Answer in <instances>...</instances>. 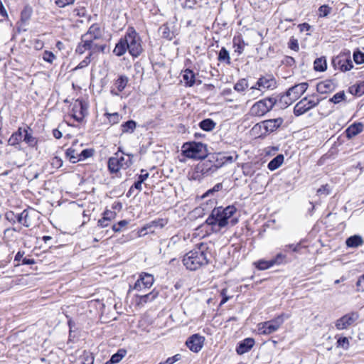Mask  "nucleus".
Instances as JSON below:
<instances>
[{"label": "nucleus", "instance_id": "16", "mask_svg": "<svg viewBox=\"0 0 364 364\" xmlns=\"http://www.w3.org/2000/svg\"><path fill=\"white\" fill-rule=\"evenodd\" d=\"M204 341L203 336L193 334L187 339L186 344L191 351L198 353L201 350Z\"/></svg>", "mask_w": 364, "mask_h": 364}, {"label": "nucleus", "instance_id": "30", "mask_svg": "<svg viewBox=\"0 0 364 364\" xmlns=\"http://www.w3.org/2000/svg\"><path fill=\"white\" fill-rule=\"evenodd\" d=\"M232 44L235 52L237 53L238 55L242 54L246 44L241 35L234 36L232 39Z\"/></svg>", "mask_w": 364, "mask_h": 364}, {"label": "nucleus", "instance_id": "39", "mask_svg": "<svg viewBox=\"0 0 364 364\" xmlns=\"http://www.w3.org/2000/svg\"><path fill=\"white\" fill-rule=\"evenodd\" d=\"M248 82L245 78L239 80L234 85V89L237 92H241L248 87Z\"/></svg>", "mask_w": 364, "mask_h": 364}, {"label": "nucleus", "instance_id": "13", "mask_svg": "<svg viewBox=\"0 0 364 364\" xmlns=\"http://www.w3.org/2000/svg\"><path fill=\"white\" fill-rule=\"evenodd\" d=\"M359 318V314L357 311H351L345 314L336 321V327L338 330L347 329L353 325Z\"/></svg>", "mask_w": 364, "mask_h": 364}, {"label": "nucleus", "instance_id": "57", "mask_svg": "<svg viewBox=\"0 0 364 364\" xmlns=\"http://www.w3.org/2000/svg\"><path fill=\"white\" fill-rule=\"evenodd\" d=\"M227 292H228V289L226 288H224L221 290L220 295L223 297V299L220 301V305L224 304L229 300L230 297L227 295Z\"/></svg>", "mask_w": 364, "mask_h": 364}, {"label": "nucleus", "instance_id": "25", "mask_svg": "<svg viewBox=\"0 0 364 364\" xmlns=\"http://www.w3.org/2000/svg\"><path fill=\"white\" fill-rule=\"evenodd\" d=\"M277 98V103L281 109H285L291 105L295 100H292V97L290 95H288L287 91L279 96V98Z\"/></svg>", "mask_w": 364, "mask_h": 364}, {"label": "nucleus", "instance_id": "63", "mask_svg": "<svg viewBox=\"0 0 364 364\" xmlns=\"http://www.w3.org/2000/svg\"><path fill=\"white\" fill-rule=\"evenodd\" d=\"M299 26L300 27L301 31H309L311 28L310 25L307 23H301Z\"/></svg>", "mask_w": 364, "mask_h": 364}, {"label": "nucleus", "instance_id": "42", "mask_svg": "<svg viewBox=\"0 0 364 364\" xmlns=\"http://www.w3.org/2000/svg\"><path fill=\"white\" fill-rule=\"evenodd\" d=\"M346 100V94L344 91H340L335 94L331 98H330L329 102L338 104L339 102Z\"/></svg>", "mask_w": 364, "mask_h": 364}, {"label": "nucleus", "instance_id": "48", "mask_svg": "<svg viewBox=\"0 0 364 364\" xmlns=\"http://www.w3.org/2000/svg\"><path fill=\"white\" fill-rule=\"evenodd\" d=\"M353 60L356 64L359 65L364 63V53H362L360 50L354 51Z\"/></svg>", "mask_w": 364, "mask_h": 364}, {"label": "nucleus", "instance_id": "55", "mask_svg": "<svg viewBox=\"0 0 364 364\" xmlns=\"http://www.w3.org/2000/svg\"><path fill=\"white\" fill-rule=\"evenodd\" d=\"M92 149H84L81 151L80 154H79V157H80V161L82 159H87L92 155Z\"/></svg>", "mask_w": 364, "mask_h": 364}, {"label": "nucleus", "instance_id": "45", "mask_svg": "<svg viewBox=\"0 0 364 364\" xmlns=\"http://www.w3.org/2000/svg\"><path fill=\"white\" fill-rule=\"evenodd\" d=\"M332 9L328 5H322L318 8V16L319 17H326L331 12Z\"/></svg>", "mask_w": 364, "mask_h": 364}, {"label": "nucleus", "instance_id": "59", "mask_svg": "<svg viewBox=\"0 0 364 364\" xmlns=\"http://www.w3.org/2000/svg\"><path fill=\"white\" fill-rule=\"evenodd\" d=\"M356 285L358 291H364V274L358 279Z\"/></svg>", "mask_w": 364, "mask_h": 364}, {"label": "nucleus", "instance_id": "22", "mask_svg": "<svg viewBox=\"0 0 364 364\" xmlns=\"http://www.w3.org/2000/svg\"><path fill=\"white\" fill-rule=\"evenodd\" d=\"M255 341L252 338H247L238 343L236 352L238 355H242L250 351L255 346Z\"/></svg>", "mask_w": 364, "mask_h": 364}, {"label": "nucleus", "instance_id": "14", "mask_svg": "<svg viewBox=\"0 0 364 364\" xmlns=\"http://www.w3.org/2000/svg\"><path fill=\"white\" fill-rule=\"evenodd\" d=\"M220 160L222 161V163H220L219 164H212L211 161H207L203 163L200 166V172L203 175H210L218 169L219 167H220L223 164L225 163H232L234 161L233 156H222L220 157Z\"/></svg>", "mask_w": 364, "mask_h": 364}, {"label": "nucleus", "instance_id": "6", "mask_svg": "<svg viewBox=\"0 0 364 364\" xmlns=\"http://www.w3.org/2000/svg\"><path fill=\"white\" fill-rule=\"evenodd\" d=\"M182 151L185 156L195 159H202L207 156V146L200 142H188L182 146Z\"/></svg>", "mask_w": 364, "mask_h": 364}, {"label": "nucleus", "instance_id": "26", "mask_svg": "<svg viewBox=\"0 0 364 364\" xmlns=\"http://www.w3.org/2000/svg\"><path fill=\"white\" fill-rule=\"evenodd\" d=\"M82 36H86L87 38H93L97 40L102 38V33L98 24H92L88 29L87 32Z\"/></svg>", "mask_w": 364, "mask_h": 364}, {"label": "nucleus", "instance_id": "8", "mask_svg": "<svg viewBox=\"0 0 364 364\" xmlns=\"http://www.w3.org/2000/svg\"><path fill=\"white\" fill-rule=\"evenodd\" d=\"M277 103V98L269 97L255 102L250 109L249 114L252 117H262L269 112Z\"/></svg>", "mask_w": 364, "mask_h": 364}, {"label": "nucleus", "instance_id": "1", "mask_svg": "<svg viewBox=\"0 0 364 364\" xmlns=\"http://www.w3.org/2000/svg\"><path fill=\"white\" fill-rule=\"evenodd\" d=\"M127 50L134 58L139 56L143 51L141 37L132 26L127 28L124 36L116 44L113 53L120 57Z\"/></svg>", "mask_w": 364, "mask_h": 364}, {"label": "nucleus", "instance_id": "4", "mask_svg": "<svg viewBox=\"0 0 364 364\" xmlns=\"http://www.w3.org/2000/svg\"><path fill=\"white\" fill-rule=\"evenodd\" d=\"M124 153L122 152L120 148L113 156L110 157L108 160V169L112 173H117L120 169H126L132 164V154H127V156H123Z\"/></svg>", "mask_w": 364, "mask_h": 364}, {"label": "nucleus", "instance_id": "47", "mask_svg": "<svg viewBox=\"0 0 364 364\" xmlns=\"http://www.w3.org/2000/svg\"><path fill=\"white\" fill-rule=\"evenodd\" d=\"M42 58L43 60L49 63H53V62L56 59L55 55L51 51L48 50H45L43 53Z\"/></svg>", "mask_w": 364, "mask_h": 364}, {"label": "nucleus", "instance_id": "34", "mask_svg": "<svg viewBox=\"0 0 364 364\" xmlns=\"http://www.w3.org/2000/svg\"><path fill=\"white\" fill-rule=\"evenodd\" d=\"M283 162L284 156L282 154H279L269 162L267 167L270 171H274L277 169Z\"/></svg>", "mask_w": 364, "mask_h": 364}, {"label": "nucleus", "instance_id": "38", "mask_svg": "<svg viewBox=\"0 0 364 364\" xmlns=\"http://www.w3.org/2000/svg\"><path fill=\"white\" fill-rule=\"evenodd\" d=\"M66 156L69 159L71 163H76L80 161V157H79V154H77L75 150L73 148H69L67 149Z\"/></svg>", "mask_w": 364, "mask_h": 364}, {"label": "nucleus", "instance_id": "33", "mask_svg": "<svg viewBox=\"0 0 364 364\" xmlns=\"http://www.w3.org/2000/svg\"><path fill=\"white\" fill-rule=\"evenodd\" d=\"M199 127L203 131L211 132L215 128L216 123L212 119L208 118L202 120L199 123Z\"/></svg>", "mask_w": 364, "mask_h": 364}, {"label": "nucleus", "instance_id": "10", "mask_svg": "<svg viewBox=\"0 0 364 364\" xmlns=\"http://www.w3.org/2000/svg\"><path fill=\"white\" fill-rule=\"evenodd\" d=\"M105 46L98 45L94 43L93 38H87L86 36H81V41L77 46L75 52L78 54H83L86 50H90L92 55L94 53L105 50Z\"/></svg>", "mask_w": 364, "mask_h": 364}, {"label": "nucleus", "instance_id": "61", "mask_svg": "<svg viewBox=\"0 0 364 364\" xmlns=\"http://www.w3.org/2000/svg\"><path fill=\"white\" fill-rule=\"evenodd\" d=\"M0 15L4 18L8 17L7 11L1 0H0Z\"/></svg>", "mask_w": 364, "mask_h": 364}, {"label": "nucleus", "instance_id": "52", "mask_svg": "<svg viewBox=\"0 0 364 364\" xmlns=\"http://www.w3.org/2000/svg\"><path fill=\"white\" fill-rule=\"evenodd\" d=\"M128 224V222L125 220L119 221L117 224H114L112 226V229L114 232H119L122 229Z\"/></svg>", "mask_w": 364, "mask_h": 364}, {"label": "nucleus", "instance_id": "7", "mask_svg": "<svg viewBox=\"0 0 364 364\" xmlns=\"http://www.w3.org/2000/svg\"><path fill=\"white\" fill-rule=\"evenodd\" d=\"M289 318V315L282 314L276 318L258 323L257 330L259 334L269 335L276 332L284 323V320Z\"/></svg>", "mask_w": 364, "mask_h": 364}, {"label": "nucleus", "instance_id": "24", "mask_svg": "<svg viewBox=\"0 0 364 364\" xmlns=\"http://www.w3.org/2000/svg\"><path fill=\"white\" fill-rule=\"evenodd\" d=\"M335 89V85L333 81L327 80L320 82L317 84L316 90L319 93L325 94L332 92Z\"/></svg>", "mask_w": 364, "mask_h": 364}, {"label": "nucleus", "instance_id": "64", "mask_svg": "<svg viewBox=\"0 0 364 364\" xmlns=\"http://www.w3.org/2000/svg\"><path fill=\"white\" fill-rule=\"evenodd\" d=\"M284 62L287 65H288L289 66H291L292 65H294L295 63V60H294V58L290 57V56H287L285 58Z\"/></svg>", "mask_w": 364, "mask_h": 364}, {"label": "nucleus", "instance_id": "62", "mask_svg": "<svg viewBox=\"0 0 364 364\" xmlns=\"http://www.w3.org/2000/svg\"><path fill=\"white\" fill-rule=\"evenodd\" d=\"M289 48L295 51L299 50V44L296 40L291 41L289 43Z\"/></svg>", "mask_w": 364, "mask_h": 364}, {"label": "nucleus", "instance_id": "58", "mask_svg": "<svg viewBox=\"0 0 364 364\" xmlns=\"http://www.w3.org/2000/svg\"><path fill=\"white\" fill-rule=\"evenodd\" d=\"M357 87L356 95L361 96L364 94V81L355 85Z\"/></svg>", "mask_w": 364, "mask_h": 364}, {"label": "nucleus", "instance_id": "9", "mask_svg": "<svg viewBox=\"0 0 364 364\" xmlns=\"http://www.w3.org/2000/svg\"><path fill=\"white\" fill-rule=\"evenodd\" d=\"M320 101L321 100L315 95L304 97L294 106V115L298 117L304 114L311 109L316 107L319 104Z\"/></svg>", "mask_w": 364, "mask_h": 364}, {"label": "nucleus", "instance_id": "2", "mask_svg": "<svg viewBox=\"0 0 364 364\" xmlns=\"http://www.w3.org/2000/svg\"><path fill=\"white\" fill-rule=\"evenodd\" d=\"M236 210L234 205H228L226 208L222 206L215 208L206 219L205 223L211 227V230L214 232H220L229 225L234 226L238 222L237 218H232Z\"/></svg>", "mask_w": 364, "mask_h": 364}, {"label": "nucleus", "instance_id": "11", "mask_svg": "<svg viewBox=\"0 0 364 364\" xmlns=\"http://www.w3.org/2000/svg\"><path fill=\"white\" fill-rule=\"evenodd\" d=\"M286 262V255L283 254L282 252H279L271 259H259L255 262L253 265L259 270H266L274 266H278Z\"/></svg>", "mask_w": 364, "mask_h": 364}, {"label": "nucleus", "instance_id": "21", "mask_svg": "<svg viewBox=\"0 0 364 364\" xmlns=\"http://www.w3.org/2000/svg\"><path fill=\"white\" fill-rule=\"evenodd\" d=\"M129 82V78L126 75H119V77L114 81V87L117 89H112L110 92L112 95L119 96V92H122L127 87Z\"/></svg>", "mask_w": 364, "mask_h": 364}, {"label": "nucleus", "instance_id": "60", "mask_svg": "<svg viewBox=\"0 0 364 364\" xmlns=\"http://www.w3.org/2000/svg\"><path fill=\"white\" fill-rule=\"evenodd\" d=\"M149 176V173H147L146 170L141 169V174L139 176L138 178V181H140L141 183H143L148 178Z\"/></svg>", "mask_w": 364, "mask_h": 364}, {"label": "nucleus", "instance_id": "36", "mask_svg": "<svg viewBox=\"0 0 364 364\" xmlns=\"http://www.w3.org/2000/svg\"><path fill=\"white\" fill-rule=\"evenodd\" d=\"M218 60L228 65L231 63L229 52L225 47H223L219 51Z\"/></svg>", "mask_w": 364, "mask_h": 364}, {"label": "nucleus", "instance_id": "51", "mask_svg": "<svg viewBox=\"0 0 364 364\" xmlns=\"http://www.w3.org/2000/svg\"><path fill=\"white\" fill-rule=\"evenodd\" d=\"M337 346L343 349H348L349 347V341L346 337L339 338L337 341Z\"/></svg>", "mask_w": 364, "mask_h": 364}, {"label": "nucleus", "instance_id": "56", "mask_svg": "<svg viewBox=\"0 0 364 364\" xmlns=\"http://www.w3.org/2000/svg\"><path fill=\"white\" fill-rule=\"evenodd\" d=\"M62 164L63 162L58 156H55L51 160V165L53 168H58Z\"/></svg>", "mask_w": 364, "mask_h": 364}, {"label": "nucleus", "instance_id": "17", "mask_svg": "<svg viewBox=\"0 0 364 364\" xmlns=\"http://www.w3.org/2000/svg\"><path fill=\"white\" fill-rule=\"evenodd\" d=\"M154 277L147 273H142L139 276V279L136 282L134 285V289L141 291L142 288H150L154 283Z\"/></svg>", "mask_w": 364, "mask_h": 364}, {"label": "nucleus", "instance_id": "50", "mask_svg": "<svg viewBox=\"0 0 364 364\" xmlns=\"http://www.w3.org/2000/svg\"><path fill=\"white\" fill-rule=\"evenodd\" d=\"M331 193V189H330V187L328 184H325V185H323L321 186V188H319L318 190H317V195L318 196H328Z\"/></svg>", "mask_w": 364, "mask_h": 364}, {"label": "nucleus", "instance_id": "49", "mask_svg": "<svg viewBox=\"0 0 364 364\" xmlns=\"http://www.w3.org/2000/svg\"><path fill=\"white\" fill-rule=\"evenodd\" d=\"M91 56H92V53H90L89 55L87 56H86L84 60H82L76 67L74 70H77V69H82V68H84L85 67H87L91 62Z\"/></svg>", "mask_w": 364, "mask_h": 364}, {"label": "nucleus", "instance_id": "18", "mask_svg": "<svg viewBox=\"0 0 364 364\" xmlns=\"http://www.w3.org/2000/svg\"><path fill=\"white\" fill-rule=\"evenodd\" d=\"M308 87L307 82L299 83L289 88L287 93L291 96L292 100L296 101L306 92Z\"/></svg>", "mask_w": 364, "mask_h": 364}, {"label": "nucleus", "instance_id": "37", "mask_svg": "<svg viewBox=\"0 0 364 364\" xmlns=\"http://www.w3.org/2000/svg\"><path fill=\"white\" fill-rule=\"evenodd\" d=\"M314 69L316 71L323 72L326 70L327 65L326 60L324 58H318L314 60Z\"/></svg>", "mask_w": 364, "mask_h": 364}, {"label": "nucleus", "instance_id": "54", "mask_svg": "<svg viewBox=\"0 0 364 364\" xmlns=\"http://www.w3.org/2000/svg\"><path fill=\"white\" fill-rule=\"evenodd\" d=\"M223 188V184L221 183H218L215 184L213 188L209 189L205 193L204 196H208L210 194L213 193L214 192H218Z\"/></svg>", "mask_w": 364, "mask_h": 364}, {"label": "nucleus", "instance_id": "32", "mask_svg": "<svg viewBox=\"0 0 364 364\" xmlns=\"http://www.w3.org/2000/svg\"><path fill=\"white\" fill-rule=\"evenodd\" d=\"M346 243L348 247L357 248L362 245L363 240L361 236L355 235L348 237L346 240Z\"/></svg>", "mask_w": 364, "mask_h": 364}, {"label": "nucleus", "instance_id": "5", "mask_svg": "<svg viewBox=\"0 0 364 364\" xmlns=\"http://www.w3.org/2000/svg\"><path fill=\"white\" fill-rule=\"evenodd\" d=\"M183 262L188 269L195 271L208 264V260L205 252H188L183 257Z\"/></svg>", "mask_w": 364, "mask_h": 364}, {"label": "nucleus", "instance_id": "19", "mask_svg": "<svg viewBox=\"0 0 364 364\" xmlns=\"http://www.w3.org/2000/svg\"><path fill=\"white\" fill-rule=\"evenodd\" d=\"M284 122L282 117L267 119L262 122L260 127H263L266 132H273L277 130Z\"/></svg>", "mask_w": 364, "mask_h": 364}, {"label": "nucleus", "instance_id": "41", "mask_svg": "<svg viewBox=\"0 0 364 364\" xmlns=\"http://www.w3.org/2000/svg\"><path fill=\"white\" fill-rule=\"evenodd\" d=\"M161 36L164 38L171 40L173 38V33L170 31L169 27L166 24H164L159 28Z\"/></svg>", "mask_w": 364, "mask_h": 364}, {"label": "nucleus", "instance_id": "40", "mask_svg": "<svg viewBox=\"0 0 364 364\" xmlns=\"http://www.w3.org/2000/svg\"><path fill=\"white\" fill-rule=\"evenodd\" d=\"M127 354V350L124 349H119L118 351L112 355L111 363H119Z\"/></svg>", "mask_w": 364, "mask_h": 364}, {"label": "nucleus", "instance_id": "20", "mask_svg": "<svg viewBox=\"0 0 364 364\" xmlns=\"http://www.w3.org/2000/svg\"><path fill=\"white\" fill-rule=\"evenodd\" d=\"M23 141H24L29 147H36L38 144V139L33 136L32 129L30 127L26 125L24 127H23Z\"/></svg>", "mask_w": 364, "mask_h": 364}, {"label": "nucleus", "instance_id": "44", "mask_svg": "<svg viewBox=\"0 0 364 364\" xmlns=\"http://www.w3.org/2000/svg\"><path fill=\"white\" fill-rule=\"evenodd\" d=\"M158 295L157 292L151 291L149 294H146L145 295L140 296L139 302L140 303H146L150 301H153Z\"/></svg>", "mask_w": 364, "mask_h": 364}, {"label": "nucleus", "instance_id": "27", "mask_svg": "<svg viewBox=\"0 0 364 364\" xmlns=\"http://www.w3.org/2000/svg\"><path fill=\"white\" fill-rule=\"evenodd\" d=\"M167 224V220L160 218L154 221H151L150 223L147 224L146 226H144L143 228L141 229L139 231V235H145L147 234V229L151 228L152 227H159L160 228H164Z\"/></svg>", "mask_w": 364, "mask_h": 364}, {"label": "nucleus", "instance_id": "23", "mask_svg": "<svg viewBox=\"0 0 364 364\" xmlns=\"http://www.w3.org/2000/svg\"><path fill=\"white\" fill-rule=\"evenodd\" d=\"M117 213L114 211L106 210L102 213V218L98 220V226L101 228L107 227L110 222L116 218Z\"/></svg>", "mask_w": 364, "mask_h": 364}, {"label": "nucleus", "instance_id": "15", "mask_svg": "<svg viewBox=\"0 0 364 364\" xmlns=\"http://www.w3.org/2000/svg\"><path fill=\"white\" fill-rule=\"evenodd\" d=\"M72 116L78 122L87 114V106L82 100H76L72 108Z\"/></svg>", "mask_w": 364, "mask_h": 364}, {"label": "nucleus", "instance_id": "29", "mask_svg": "<svg viewBox=\"0 0 364 364\" xmlns=\"http://www.w3.org/2000/svg\"><path fill=\"white\" fill-rule=\"evenodd\" d=\"M23 127H18V130L14 132L8 140L9 145L15 146L23 141Z\"/></svg>", "mask_w": 364, "mask_h": 364}, {"label": "nucleus", "instance_id": "43", "mask_svg": "<svg viewBox=\"0 0 364 364\" xmlns=\"http://www.w3.org/2000/svg\"><path fill=\"white\" fill-rule=\"evenodd\" d=\"M25 215H30V211L28 210H23L20 214H18V215L16 216L17 221L25 227H30L29 224H26Z\"/></svg>", "mask_w": 364, "mask_h": 364}, {"label": "nucleus", "instance_id": "31", "mask_svg": "<svg viewBox=\"0 0 364 364\" xmlns=\"http://www.w3.org/2000/svg\"><path fill=\"white\" fill-rule=\"evenodd\" d=\"M183 79L186 87H192L196 82V75L192 70L186 69L183 71Z\"/></svg>", "mask_w": 364, "mask_h": 364}, {"label": "nucleus", "instance_id": "3", "mask_svg": "<svg viewBox=\"0 0 364 364\" xmlns=\"http://www.w3.org/2000/svg\"><path fill=\"white\" fill-rule=\"evenodd\" d=\"M277 87V82L272 75H266L258 78L255 85L248 90L250 97H259L267 90H273Z\"/></svg>", "mask_w": 364, "mask_h": 364}, {"label": "nucleus", "instance_id": "35", "mask_svg": "<svg viewBox=\"0 0 364 364\" xmlns=\"http://www.w3.org/2000/svg\"><path fill=\"white\" fill-rule=\"evenodd\" d=\"M136 127V122L132 119L122 124L121 130L122 134L133 133Z\"/></svg>", "mask_w": 364, "mask_h": 364}, {"label": "nucleus", "instance_id": "53", "mask_svg": "<svg viewBox=\"0 0 364 364\" xmlns=\"http://www.w3.org/2000/svg\"><path fill=\"white\" fill-rule=\"evenodd\" d=\"M75 0H55V4L60 8H64L68 5L73 4Z\"/></svg>", "mask_w": 364, "mask_h": 364}, {"label": "nucleus", "instance_id": "28", "mask_svg": "<svg viewBox=\"0 0 364 364\" xmlns=\"http://www.w3.org/2000/svg\"><path fill=\"white\" fill-rule=\"evenodd\" d=\"M363 129V125L362 123H354L351 124L350 127H348L346 130V136L348 139H351L358 135V134H360V132H362Z\"/></svg>", "mask_w": 364, "mask_h": 364}, {"label": "nucleus", "instance_id": "46", "mask_svg": "<svg viewBox=\"0 0 364 364\" xmlns=\"http://www.w3.org/2000/svg\"><path fill=\"white\" fill-rule=\"evenodd\" d=\"M105 115L107 117L109 123H111L112 124H117L121 119L120 115L117 112H114L112 114L105 113Z\"/></svg>", "mask_w": 364, "mask_h": 364}, {"label": "nucleus", "instance_id": "12", "mask_svg": "<svg viewBox=\"0 0 364 364\" xmlns=\"http://www.w3.org/2000/svg\"><path fill=\"white\" fill-rule=\"evenodd\" d=\"M332 64L335 69L342 72L350 70L353 68L350 53H341L333 58Z\"/></svg>", "mask_w": 364, "mask_h": 364}]
</instances>
